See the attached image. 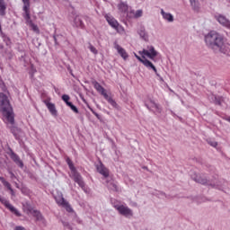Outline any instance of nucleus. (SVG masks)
I'll list each match as a JSON object with an SVG mask.
<instances>
[{"instance_id": "1", "label": "nucleus", "mask_w": 230, "mask_h": 230, "mask_svg": "<svg viewBox=\"0 0 230 230\" xmlns=\"http://www.w3.org/2000/svg\"><path fill=\"white\" fill-rule=\"evenodd\" d=\"M190 179L198 184H202L203 186H210V188H215L226 193V189L227 188V181L225 179H218V176H214L213 179L208 180L204 174H198L195 171H190Z\"/></svg>"}, {"instance_id": "2", "label": "nucleus", "mask_w": 230, "mask_h": 230, "mask_svg": "<svg viewBox=\"0 0 230 230\" xmlns=\"http://www.w3.org/2000/svg\"><path fill=\"white\" fill-rule=\"evenodd\" d=\"M205 42L208 48L214 51H219L223 55L230 56V49L226 43H224V36L222 34L211 31L205 36Z\"/></svg>"}, {"instance_id": "3", "label": "nucleus", "mask_w": 230, "mask_h": 230, "mask_svg": "<svg viewBox=\"0 0 230 230\" xmlns=\"http://www.w3.org/2000/svg\"><path fill=\"white\" fill-rule=\"evenodd\" d=\"M0 107L7 121L11 123V125H13V123H15V117L13 116V108H12V105L10 104L8 96L3 93H0Z\"/></svg>"}, {"instance_id": "4", "label": "nucleus", "mask_w": 230, "mask_h": 230, "mask_svg": "<svg viewBox=\"0 0 230 230\" xmlns=\"http://www.w3.org/2000/svg\"><path fill=\"white\" fill-rule=\"evenodd\" d=\"M135 57L138 62H141V64H143V66H145V67H146L147 69H152L154 71V73L156 75V76H158V78H161V80H163V77H161V75H159V73H157V68L155 67V66H154V63H152V61L148 60L145 55H142V58H141L137 54L135 53Z\"/></svg>"}, {"instance_id": "5", "label": "nucleus", "mask_w": 230, "mask_h": 230, "mask_svg": "<svg viewBox=\"0 0 230 230\" xmlns=\"http://www.w3.org/2000/svg\"><path fill=\"white\" fill-rule=\"evenodd\" d=\"M139 55H145L147 57V58H150V60H153V62H157V57H159V52L155 50V48L154 46H147L146 49H144L142 51L138 52Z\"/></svg>"}, {"instance_id": "6", "label": "nucleus", "mask_w": 230, "mask_h": 230, "mask_svg": "<svg viewBox=\"0 0 230 230\" xmlns=\"http://www.w3.org/2000/svg\"><path fill=\"white\" fill-rule=\"evenodd\" d=\"M113 208L119 211V215H122V217H125L126 218H130V217L134 216L132 209L128 208V207H126L125 205H113Z\"/></svg>"}, {"instance_id": "7", "label": "nucleus", "mask_w": 230, "mask_h": 230, "mask_svg": "<svg viewBox=\"0 0 230 230\" xmlns=\"http://www.w3.org/2000/svg\"><path fill=\"white\" fill-rule=\"evenodd\" d=\"M7 150L8 151L6 152V154H8L12 161H13V163H15L19 166V168H24V163L22 162V160H21V157H19L18 155L13 152V149L8 146Z\"/></svg>"}, {"instance_id": "8", "label": "nucleus", "mask_w": 230, "mask_h": 230, "mask_svg": "<svg viewBox=\"0 0 230 230\" xmlns=\"http://www.w3.org/2000/svg\"><path fill=\"white\" fill-rule=\"evenodd\" d=\"M145 107H146V109L151 111H153L152 109H155L158 114H161V112H163V108L161 107V105L155 103V101L152 99L145 101Z\"/></svg>"}, {"instance_id": "9", "label": "nucleus", "mask_w": 230, "mask_h": 230, "mask_svg": "<svg viewBox=\"0 0 230 230\" xmlns=\"http://www.w3.org/2000/svg\"><path fill=\"white\" fill-rule=\"evenodd\" d=\"M0 202H1V204H4V206H5V208H7V209H9V211L11 213H13L14 215H16V217H21L19 210H17V208H13L12 206V204H10V201H8L4 197H3L1 195H0Z\"/></svg>"}, {"instance_id": "10", "label": "nucleus", "mask_w": 230, "mask_h": 230, "mask_svg": "<svg viewBox=\"0 0 230 230\" xmlns=\"http://www.w3.org/2000/svg\"><path fill=\"white\" fill-rule=\"evenodd\" d=\"M73 179L75 181V182H76L78 184V186H80V188H82V190L84 191L85 190V182L84 181V178H82V175L79 174L78 172L75 171L73 172Z\"/></svg>"}, {"instance_id": "11", "label": "nucleus", "mask_w": 230, "mask_h": 230, "mask_svg": "<svg viewBox=\"0 0 230 230\" xmlns=\"http://www.w3.org/2000/svg\"><path fill=\"white\" fill-rule=\"evenodd\" d=\"M215 19L217 21V22H219V24H221V26L230 30V21L226 16L218 14L215 16Z\"/></svg>"}, {"instance_id": "12", "label": "nucleus", "mask_w": 230, "mask_h": 230, "mask_svg": "<svg viewBox=\"0 0 230 230\" xmlns=\"http://www.w3.org/2000/svg\"><path fill=\"white\" fill-rule=\"evenodd\" d=\"M10 130L13 133V136H14V138L16 139V141H21V138L22 137V134H24L22 132V129L15 126H11Z\"/></svg>"}, {"instance_id": "13", "label": "nucleus", "mask_w": 230, "mask_h": 230, "mask_svg": "<svg viewBox=\"0 0 230 230\" xmlns=\"http://www.w3.org/2000/svg\"><path fill=\"white\" fill-rule=\"evenodd\" d=\"M96 168L97 172H99L101 175L105 177V179L109 177V169H107V167H105V165H103L102 162H100L99 164H97Z\"/></svg>"}, {"instance_id": "14", "label": "nucleus", "mask_w": 230, "mask_h": 230, "mask_svg": "<svg viewBox=\"0 0 230 230\" xmlns=\"http://www.w3.org/2000/svg\"><path fill=\"white\" fill-rule=\"evenodd\" d=\"M58 204L60 206H63V208H66V211L68 213H73V208H71V205H69L68 202H66V199L64 197H61L60 199H57Z\"/></svg>"}, {"instance_id": "15", "label": "nucleus", "mask_w": 230, "mask_h": 230, "mask_svg": "<svg viewBox=\"0 0 230 230\" xmlns=\"http://www.w3.org/2000/svg\"><path fill=\"white\" fill-rule=\"evenodd\" d=\"M32 215L36 218L37 222H40L43 226H46V219L44 218V216H42L40 211L33 210Z\"/></svg>"}, {"instance_id": "16", "label": "nucleus", "mask_w": 230, "mask_h": 230, "mask_svg": "<svg viewBox=\"0 0 230 230\" xmlns=\"http://www.w3.org/2000/svg\"><path fill=\"white\" fill-rule=\"evenodd\" d=\"M74 22L76 28H81L82 30L85 28V24H84V16L76 15L74 19Z\"/></svg>"}, {"instance_id": "17", "label": "nucleus", "mask_w": 230, "mask_h": 230, "mask_svg": "<svg viewBox=\"0 0 230 230\" xmlns=\"http://www.w3.org/2000/svg\"><path fill=\"white\" fill-rule=\"evenodd\" d=\"M115 49H117L119 55H120V57L123 58L124 60H127L128 58V54L121 46H119V44H115Z\"/></svg>"}, {"instance_id": "18", "label": "nucleus", "mask_w": 230, "mask_h": 230, "mask_svg": "<svg viewBox=\"0 0 230 230\" xmlns=\"http://www.w3.org/2000/svg\"><path fill=\"white\" fill-rule=\"evenodd\" d=\"M93 84L94 89H96V91L99 92L100 94H102V96H103V98H105V94H107V92H105V88H103V86H102V84H100V83H98V81H93Z\"/></svg>"}, {"instance_id": "19", "label": "nucleus", "mask_w": 230, "mask_h": 230, "mask_svg": "<svg viewBox=\"0 0 230 230\" xmlns=\"http://www.w3.org/2000/svg\"><path fill=\"white\" fill-rule=\"evenodd\" d=\"M22 10L24 12L23 17L28 24H33L31 21V16L30 15V7L23 6Z\"/></svg>"}, {"instance_id": "20", "label": "nucleus", "mask_w": 230, "mask_h": 230, "mask_svg": "<svg viewBox=\"0 0 230 230\" xmlns=\"http://www.w3.org/2000/svg\"><path fill=\"white\" fill-rule=\"evenodd\" d=\"M107 188L108 190H111V191H118V184L116 183V181H114V180L110 179L107 180Z\"/></svg>"}, {"instance_id": "21", "label": "nucleus", "mask_w": 230, "mask_h": 230, "mask_svg": "<svg viewBox=\"0 0 230 230\" xmlns=\"http://www.w3.org/2000/svg\"><path fill=\"white\" fill-rule=\"evenodd\" d=\"M106 20L110 24V26H111V28H114V30H117L118 31V29L119 28V23L118 22V21H116V19L111 17H107Z\"/></svg>"}, {"instance_id": "22", "label": "nucleus", "mask_w": 230, "mask_h": 230, "mask_svg": "<svg viewBox=\"0 0 230 230\" xmlns=\"http://www.w3.org/2000/svg\"><path fill=\"white\" fill-rule=\"evenodd\" d=\"M137 34L143 40H148V33L146 32V30H145V27H140L137 31Z\"/></svg>"}, {"instance_id": "23", "label": "nucleus", "mask_w": 230, "mask_h": 230, "mask_svg": "<svg viewBox=\"0 0 230 230\" xmlns=\"http://www.w3.org/2000/svg\"><path fill=\"white\" fill-rule=\"evenodd\" d=\"M209 100L215 103V105H222V102H224V98L213 94L209 96Z\"/></svg>"}, {"instance_id": "24", "label": "nucleus", "mask_w": 230, "mask_h": 230, "mask_svg": "<svg viewBox=\"0 0 230 230\" xmlns=\"http://www.w3.org/2000/svg\"><path fill=\"white\" fill-rule=\"evenodd\" d=\"M161 15L165 21H168V22H173V15L172 13H166L164 9H161Z\"/></svg>"}, {"instance_id": "25", "label": "nucleus", "mask_w": 230, "mask_h": 230, "mask_svg": "<svg viewBox=\"0 0 230 230\" xmlns=\"http://www.w3.org/2000/svg\"><path fill=\"white\" fill-rule=\"evenodd\" d=\"M47 108L49 109V111L52 116H57L58 111H57V108L55 107L54 103L47 102Z\"/></svg>"}, {"instance_id": "26", "label": "nucleus", "mask_w": 230, "mask_h": 230, "mask_svg": "<svg viewBox=\"0 0 230 230\" xmlns=\"http://www.w3.org/2000/svg\"><path fill=\"white\" fill-rule=\"evenodd\" d=\"M190 3L194 12H199V10H200V4L199 3V0H190Z\"/></svg>"}, {"instance_id": "27", "label": "nucleus", "mask_w": 230, "mask_h": 230, "mask_svg": "<svg viewBox=\"0 0 230 230\" xmlns=\"http://www.w3.org/2000/svg\"><path fill=\"white\" fill-rule=\"evenodd\" d=\"M118 8H119V12H121L122 13H127V12H128V5L127 4H125L124 2H120L118 4Z\"/></svg>"}, {"instance_id": "28", "label": "nucleus", "mask_w": 230, "mask_h": 230, "mask_svg": "<svg viewBox=\"0 0 230 230\" xmlns=\"http://www.w3.org/2000/svg\"><path fill=\"white\" fill-rule=\"evenodd\" d=\"M104 99L108 101L109 103H111V107L114 109H118V103L112 97H110L109 94H104Z\"/></svg>"}, {"instance_id": "29", "label": "nucleus", "mask_w": 230, "mask_h": 230, "mask_svg": "<svg viewBox=\"0 0 230 230\" xmlns=\"http://www.w3.org/2000/svg\"><path fill=\"white\" fill-rule=\"evenodd\" d=\"M0 15L2 17L6 15V4H3V0H0Z\"/></svg>"}, {"instance_id": "30", "label": "nucleus", "mask_w": 230, "mask_h": 230, "mask_svg": "<svg viewBox=\"0 0 230 230\" xmlns=\"http://www.w3.org/2000/svg\"><path fill=\"white\" fill-rule=\"evenodd\" d=\"M1 37L7 47L12 46V40H10V37H7L4 32L1 34Z\"/></svg>"}, {"instance_id": "31", "label": "nucleus", "mask_w": 230, "mask_h": 230, "mask_svg": "<svg viewBox=\"0 0 230 230\" xmlns=\"http://www.w3.org/2000/svg\"><path fill=\"white\" fill-rule=\"evenodd\" d=\"M61 100H63V102H65L66 105H69V103H71V102H69V100H71V97H69V95H67V94H63L61 96Z\"/></svg>"}, {"instance_id": "32", "label": "nucleus", "mask_w": 230, "mask_h": 230, "mask_svg": "<svg viewBox=\"0 0 230 230\" xmlns=\"http://www.w3.org/2000/svg\"><path fill=\"white\" fill-rule=\"evenodd\" d=\"M67 107H69L71 111H73V112H75V114H78L80 112L78 111V108L75 104H73V102L68 103Z\"/></svg>"}, {"instance_id": "33", "label": "nucleus", "mask_w": 230, "mask_h": 230, "mask_svg": "<svg viewBox=\"0 0 230 230\" xmlns=\"http://www.w3.org/2000/svg\"><path fill=\"white\" fill-rule=\"evenodd\" d=\"M62 35L60 34H54L53 39L55 41V46H58V40L61 39Z\"/></svg>"}, {"instance_id": "34", "label": "nucleus", "mask_w": 230, "mask_h": 230, "mask_svg": "<svg viewBox=\"0 0 230 230\" xmlns=\"http://www.w3.org/2000/svg\"><path fill=\"white\" fill-rule=\"evenodd\" d=\"M88 49H90V51L93 53V55H98V49H96V48H94V46H93L92 44H89Z\"/></svg>"}, {"instance_id": "35", "label": "nucleus", "mask_w": 230, "mask_h": 230, "mask_svg": "<svg viewBox=\"0 0 230 230\" xmlns=\"http://www.w3.org/2000/svg\"><path fill=\"white\" fill-rule=\"evenodd\" d=\"M67 164L71 170V172H76V168H75V165H73V162L71 160L67 159Z\"/></svg>"}, {"instance_id": "36", "label": "nucleus", "mask_w": 230, "mask_h": 230, "mask_svg": "<svg viewBox=\"0 0 230 230\" xmlns=\"http://www.w3.org/2000/svg\"><path fill=\"white\" fill-rule=\"evenodd\" d=\"M88 109L91 111V112H93V114H94V116L97 118V119L102 120V116H100V114H98L96 111H94V110H93V108L88 106Z\"/></svg>"}, {"instance_id": "37", "label": "nucleus", "mask_w": 230, "mask_h": 230, "mask_svg": "<svg viewBox=\"0 0 230 230\" xmlns=\"http://www.w3.org/2000/svg\"><path fill=\"white\" fill-rule=\"evenodd\" d=\"M139 17H143V10H137L135 13V18L139 19Z\"/></svg>"}, {"instance_id": "38", "label": "nucleus", "mask_w": 230, "mask_h": 230, "mask_svg": "<svg viewBox=\"0 0 230 230\" xmlns=\"http://www.w3.org/2000/svg\"><path fill=\"white\" fill-rule=\"evenodd\" d=\"M62 224L64 227H66V229H72L71 225L67 221H62Z\"/></svg>"}, {"instance_id": "39", "label": "nucleus", "mask_w": 230, "mask_h": 230, "mask_svg": "<svg viewBox=\"0 0 230 230\" xmlns=\"http://www.w3.org/2000/svg\"><path fill=\"white\" fill-rule=\"evenodd\" d=\"M4 186L5 188H7V190H12V184H10V182H8V181L4 182Z\"/></svg>"}, {"instance_id": "40", "label": "nucleus", "mask_w": 230, "mask_h": 230, "mask_svg": "<svg viewBox=\"0 0 230 230\" xmlns=\"http://www.w3.org/2000/svg\"><path fill=\"white\" fill-rule=\"evenodd\" d=\"M208 145H210V146H214V148H215L217 146L218 143H217L216 141H209Z\"/></svg>"}, {"instance_id": "41", "label": "nucleus", "mask_w": 230, "mask_h": 230, "mask_svg": "<svg viewBox=\"0 0 230 230\" xmlns=\"http://www.w3.org/2000/svg\"><path fill=\"white\" fill-rule=\"evenodd\" d=\"M23 6L30 7V0H22Z\"/></svg>"}, {"instance_id": "42", "label": "nucleus", "mask_w": 230, "mask_h": 230, "mask_svg": "<svg viewBox=\"0 0 230 230\" xmlns=\"http://www.w3.org/2000/svg\"><path fill=\"white\" fill-rule=\"evenodd\" d=\"M9 174L11 175V179H17V177L15 176V173H13V172L9 171Z\"/></svg>"}, {"instance_id": "43", "label": "nucleus", "mask_w": 230, "mask_h": 230, "mask_svg": "<svg viewBox=\"0 0 230 230\" xmlns=\"http://www.w3.org/2000/svg\"><path fill=\"white\" fill-rule=\"evenodd\" d=\"M157 195H160L161 197H165V198L168 197V196H166V193H164L163 191L158 192Z\"/></svg>"}, {"instance_id": "44", "label": "nucleus", "mask_w": 230, "mask_h": 230, "mask_svg": "<svg viewBox=\"0 0 230 230\" xmlns=\"http://www.w3.org/2000/svg\"><path fill=\"white\" fill-rule=\"evenodd\" d=\"M9 191L13 197H15V191H13V189L9 190Z\"/></svg>"}, {"instance_id": "45", "label": "nucleus", "mask_w": 230, "mask_h": 230, "mask_svg": "<svg viewBox=\"0 0 230 230\" xmlns=\"http://www.w3.org/2000/svg\"><path fill=\"white\" fill-rule=\"evenodd\" d=\"M0 181L1 182L4 184V182H6V180H4V178L3 176H0Z\"/></svg>"}, {"instance_id": "46", "label": "nucleus", "mask_w": 230, "mask_h": 230, "mask_svg": "<svg viewBox=\"0 0 230 230\" xmlns=\"http://www.w3.org/2000/svg\"><path fill=\"white\" fill-rule=\"evenodd\" d=\"M31 26L33 28L34 31L38 30L37 25L34 23L31 24Z\"/></svg>"}, {"instance_id": "47", "label": "nucleus", "mask_w": 230, "mask_h": 230, "mask_svg": "<svg viewBox=\"0 0 230 230\" xmlns=\"http://www.w3.org/2000/svg\"><path fill=\"white\" fill-rule=\"evenodd\" d=\"M189 199H190V200H192L193 202H195V200L197 199V198H196V197H193V196L189 197Z\"/></svg>"}, {"instance_id": "48", "label": "nucleus", "mask_w": 230, "mask_h": 230, "mask_svg": "<svg viewBox=\"0 0 230 230\" xmlns=\"http://www.w3.org/2000/svg\"><path fill=\"white\" fill-rule=\"evenodd\" d=\"M15 230H24V227H22V226H16Z\"/></svg>"}, {"instance_id": "49", "label": "nucleus", "mask_w": 230, "mask_h": 230, "mask_svg": "<svg viewBox=\"0 0 230 230\" xmlns=\"http://www.w3.org/2000/svg\"><path fill=\"white\" fill-rule=\"evenodd\" d=\"M3 33L4 32H3V28L1 27V22H0V35H3Z\"/></svg>"}, {"instance_id": "50", "label": "nucleus", "mask_w": 230, "mask_h": 230, "mask_svg": "<svg viewBox=\"0 0 230 230\" xmlns=\"http://www.w3.org/2000/svg\"><path fill=\"white\" fill-rule=\"evenodd\" d=\"M0 49H4V46L0 45Z\"/></svg>"}, {"instance_id": "51", "label": "nucleus", "mask_w": 230, "mask_h": 230, "mask_svg": "<svg viewBox=\"0 0 230 230\" xmlns=\"http://www.w3.org/2000/svg\"><path fill=\"white\" fill-rule=\"evenodd\" d=\"M227 121H229V123H230V117L227 119Z\"/></svg>"}, {"instance_id": "52", "label": "nucleus", "mask_w": 230, "mask_h": 230, "mask_svg": "<svg viewBox=\"0 0 230 230\" xmlns=\"http://www.w3.org/2000/svg\"><path fill=\"white\" fill-rule=\"evenodd\" d=\"M16 188H19V184L16 183Z\"/></svg>"}]
</instances>
